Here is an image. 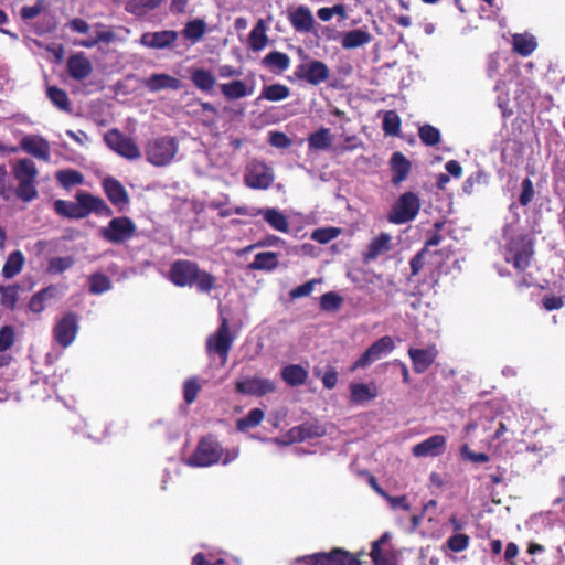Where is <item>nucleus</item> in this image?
I'll return each mask as SVG.
<instances>
[{
	"label": "nucleus",
	"mask_w": 565,
	"mask_h": 565,
	"mask_svg": "<svg viewBox=\"0 0 565 565\" xmlns=\"http://www.w3.org/2000/svg\"><path fill=\"white\" fill-rule=\"evenodd\" d=\"M263 63L268 67L282 72L289 67L290 58L286 53L274 51L264 57Z\"/></svg>",
	"instance_id": "37998d69"
},
{
	"label": "nucleus",
	"mask_w": 565,
	"mask_h": 565,
	"mask_svg": "<svg viewBox=\"0 0 565 565\" xmlns=\"http://www.w3.org/2000/svg\"><path fill=\"white\" fill-rule=\"evenodd\" d=\"M14 342V330L11 326H4L0 329V352L10 349Z\"/></svg>",
	"instance_id": "052dcab7"
},
{
	"label": "nucleus",
	"mask_w": 565,
	"mask_h": 565,
	"mask_svg": "<svg viewBox=\"0 0 565 565\" xmlns=\"http://www.w3.org/2000/svg\"><path fill=\"white\" fill-rule=\"evenodd\" d=\"M418 136L426 146H435L440 141V131L431 125L422 126Z\"/></svg>",
	"instance_id": "3c124183"
},
{
	"label": "nucleus",
	"mask_w": 565,
	"mask_h": 565,
	"mask_svg": "<svg viewBox=\"0 0 565 565\" xmlns=\"http://www.w3.org/2000/svg\"><path fill=\"white\" fill-rule=\"evenodd\" d=\"M392 183L399 184L408 177L411 162L402 152H394L390 160Z\"/></svg>",
	"instance_id": "a878e982"
},
{
	"label": "nucleus",
	"mask_w": 565,
	"mask_h": 565,
	"mask_svg": "<svg viewBox=\"0 0 565 565\" xmlns=\"http://www.w3.org/2000/svg\"><path fill=\"white\" fill-rule=\"evenodd\" d=\"M267 42L266 24L265 21L260 19L249 33V44L254 51H260L267 45Z\"/></svg>",
	"instance_id": "ea45409f"
},
{
	"label": "nucleus",
	"mask_w": 565,
	"mask_h": 565,
	"mask_svg": "<svg viewBox=\"0 0 565 565\" xmlns=\"http://www.w3.org/2000/svg\"><path fill=\"white\" fill-rule=\"evenodd\" d=\"M46 96L51 103L63 111H71L70 98L65 90L57 86H49L46 88Z\"/></svg>",
	"instance_id": "79ce46f5"
},
{
	"label": "nucleus",
	"mask_w": 565,
	"mask_h": 565,
	"mask_svg": "<svg viewBox=\"0 0 565 565\" xmlns=\"http://www.w3.org/2000/svg\"><path fill=\"white\" fill-rule=\"evenodd\" d=\"M505 244L502 254L507 263H512L513 267L520 271L529 267L533 249L532 244L525 235H509V227L503 230Z\"/></svg>",
	"instance_id": "20e7f679"
},
{
	"label": "nucleus",
	"mask_w": 565,
	"mask_h": 565,
	"mask_svg": "<svg viewBox=\"0 0 565 565\" xmlns=\"http://www.w3.org/2000/svg\"><path fill=\"white\" fill-rule=\"evenodd\" d=\"M385 500L387 501L390 507L394 510H396V509H402L404 511L411 510V504H409L406 495L393 497V495L387 494V497H385Z\"/></svg>",
	"instance_id": "0e129e2a"
},
{
	"label": "nucleus",
	"mask_w": 565,
	"mask_h": 565,
	"mask_svg": "<svg viewBox=\"0 0 565 565\" xmlns=\"http://www.w3.org/2000/svg\"><path fill=\"white\" fill-rule=\"evenodd\" d=\"M220 88L227 100L244 98L250 96L254 92V86H248L241 79L223 83Z\"/></svg>",
	"instance_id": "c756f323"
},
{
	"label": "nucleus",
	"mask_w": 565,
	"mask_h": 565,
	"mask_svg": "<svg viewBox=\"0 0 565 565\" xmlns=\"http://www.w3.org/2000/svg\"><path fill=\"white\" fill-rule=\"evenodd\" d=\"M244 181L250 189L266 190L274 182V171L265 162L253 160L246 167Z\"/></svg>",
	"instance_id": "9d476101"
},
{
	"label": "nucleus",
	"mask_w": 565,
	"mask_h": 565,
	"mask_svg": "<svg viewBox=\"0 0 565 565\" xmlns=\"http://www.w3.org/2000/svg\"><path fill=\"white\" fill-rule=\"evenodd\" d=\"M106 145L117 154L128 159L136 160L141 157V152L136 142L121 134L118 129H110L104 136Z\"/></svg>",
	"instance_id": "9b49d317"
},
{
	"label": "nucleus",
	"mask_w": 565,
	"mask_h": 565,
	"mask_svg": "<svg viewBox=\"0 0 565 565\" xmlns=\"http://www.w3.org/2000/svg\"><path fill=\"white\" fill-rule=\"evenodd\" d=\"M391 248L392 236L388 233H381L370 242L363 258L365 262L375 260L380 255L391 250Z\"/></svg>",
	"instance_id": "393cba45"
},
{
	"label": "nucleus",
	"mask_w": 565,
	"mask_h": 565,
	"mask_svg": "<svg viewBox=\"0 0 565 565\" xmlns=\"http://www.w3.org/2000/svg\"><path fill=\"white\" fill-rule=\"evenodd\" d=\"M278 266V255L274 252H263L255 255L254 260L248 265L252 270L271 271Z\"/></svg>",
	"instance_id": "473e14b6"
},
{
	"label": "nucleus",
	"mask_w": 565,
	"mask_h": 565,
	"mask_svg": "<svg viewBox=\"0 0 565 565\" xmlns=\"http://www.w3.org/2000/svg\"><path fill=\"white\" fill-rule=\"evenodd\" d=\"M95 28H96L95 36H90L88 39L76 41L75 45L85 47V49H93L96 45H98L99 43L109 44V43L116 42L118 40L116 33L110 28L106 26L105 24L96 23Z\"/></svg>",
	"instance_id": "5701e85b"
},
{
	"label": "nucleus",
	"mask_w": 565,
	"mask_h": 565,
	"mask_svg": "<svg viewBox=\"0 0 565 565\" xmlns=\"http://www.w3.org/2000/svg\"><path fill=\"white\" fill-rule=\"evenodd\" d=\"M395 348L391 337L384 335L372 343L366 351L354 362L351 370L363 369L379 361L383 356L391 353Z\"/></svg>",
	"instance_id": "f8f14e48"
},
{
	"label": "nucleus",
	"mask_w": 565,
	"mask_h": 565,
	"mask_svg": "<svg viewBox=\"0 0 565 565\" xmlns=\"http://www.w3.org/2000/svg\"><path fill=\"white\" fill-rule=\"evenodd\" d=\"M351 401L355 404H363L376 397L375 388L364 383L350 384Z\"/></svg>",
	"instance_id": "4c0bfd02"
},
{
	"label": "nucleus",
	"mask_w": 565,
	"mask_h": 565,
	"mask_svg": "<svg viewBox=\"0 0 565 565\" xmlns=\"http://www.w3.org/2000/svg\"><path fill=\"white\" fill-rule=\"evenodd\" d=\"M401 120L395 111H387L383 119V130L386 135H397L399 130Z\"/></svg>",
	"instance_id": "5fc2aeb1"
},
{
	"label": "nucleus",
	"mask_w": 565,
	"mask_h": 565,
	"mask_svg": "<svg viewBox=\"0 0 565 565\" xmlns=\"http://www.w3.org/2000/svg\"><path fill=\"white\" fill-rule=\"evenodd\" d=\"M233 343V338L231 337L228 323L226 319H223L217 332L211 337H209L206 342L207 351L215 352L222 359V363L225 364L228 352L231 350Z\"/></svg>",
	"instance_id": "4468645a"
},
{
	"label": "nucleus",
	"mask_w": 565,
	"mask_h": 565,
	"mask_svg": "<svg viewBox=\"0 0 565 565\" xmlns=\"http://www.w3.org/2000/svg\"><path fill=\"white\" fill-rule=\"evenodd\" d=\"M340 234H341L340 228L329 226V227L316 228L311 233L310 237H311V239H313L320 244H327V243L333 241L334 238H337Z\"/></svg>",
	"instance_id": "8fccbe9b"
},
{
	"label": "nucleus",
	"mask_w": 565,
	"mask_h": 565,
	"mask_svg": "<svg viewBox=\"0 0 565 565\" xmlns=\"http://www.w3.org/2000/svg\"><path fill=\"white\" fill-rule=\"evenodd\" d=\"M103 189L108 200L119 210L129 203V195L124 185L115 178L108 177L103 181Z\"/></svg>",
	"instance_id": "412c9836"
},
{
	"label": "nucleus",
	"mask_w": 565,
	"mask_h": 565,
	"mask_svg": "<svg viewBox=\"0 0 565 565\" xmlns=\"http://www.w3.org/2000/svg\"><path fill=\"white\" fill-rule=\"evenodd\" d=\"M166 0H127L125 10L134 15L142 17L147 12L157 9Z\"/></svg>",
	"instance_id": "72a5a7b5"
},
{
	"label": "nucleus",
	"mask_w": 565,
	"mask_h": 565,
	"mask_svg": "<svg viewBox=\"0 0 565 565\" xmlns=\"http://www.w3.org/2000/svg\"><path fill=\"white\" fill-rule=\"evenodd\" d=\"M265 414L260 408H253L248 412V414L245 417L239 418L236 422V427L239 431H244L248 428H254L262 423Z\"/></svg>",
	"instance_id": "49530a36"
},
{
	"label": "nucleus",
	"mask_w": 565,
	"mask_h": 565,
	"mask_svg": "<svg viewBox=\"0 0 565 565\" xmlns=\"http://www.w3.org/2000/svg\"><path fill=\"white\" fill-rule=\"evenodd\" d=\"M76 201L56 200L54 202V211L64 217L84 218L94 213L99 216H110L111 209L105 201L98 196H94L87 192H77Z\"/></svg>",
	"instance_id": "f03ea898"
},
{
	"label": "nucleus",
	"mask_w": 565,
	"mask_h": 565,
	"mask_svg": "<svg viewBox=\"0 0 565 565\" xmlns=\"http://www.w3.org/2000/svg\"><path fill=\"white\" fill-rule=\"evenodd\" d=\"M43 10V6L41 1H38L34 6H25L21 8V18L23 20H31L38 17Z\"/></svg>",
	"instance_id": "774afa93"
},
{
	"label": "nucleus",
	"mask_w": 565,
	"mask_h": 565,
	"mask_svg": "<svg viewBox=\"0 0 565 565\" xmlns=\"http://www.w3.org/2000/svg\"><path fill=\"white\" fill-rule=\"evenodd\" d=\"M316 282L317 281L315 279H312V280H309V281L294 288L290 291L291 298H301V297L309 296L313 291V287H315Z\"/></svg>",
	"instance_id": "69168bd1"
},
{
	"label": "nucleus",
	"mask_w": 565,
	"mask_h": 565,
	"mask_svg": "<svg viewBox=\"0 0 565 565\" xmlns=\"http://www.w3.org/2000/svg\"><path fill=\"white\" fill-rule=\"evenodd\" d=\"M268 142L273 147L278 148V149L289 148L292 143L290 138L286 134L280 132V131H271L269 134Z\"/></svg>",
	"instance_id": "680f3d73"
},
{
	"label": "nucleus",
	"mask_w": 565,
	"mask_h": 565,
	"mask_svg": "<svg viewBox=\"0 0 565 565\" xmlns=\"http://www.w3.org/2000/svg\"><path fill=\"white\" fill-rule=\"evenodd\" d=\"M74 264L72 257H54L49 263V273L60 274L68 269Z\"/></svg>",
	"instance_id": "13d9d810"
},
{
	"label": "nucleus",
	"mask_w": 565,
	"mask_h": 565,
	"mask_svg": "<svg viewBox=\"0 0 565 565\" xmlns=\"http://www.w3.org/2000/svg\"><path fill=\"white\" fill-rule=\"evenodd\" d=\"M409 358L413 361L415 372H425L434 362L436 358V350L430 349H413L408 350Z\"/></svg>",
	"instance_id": "c85d7f7f"
},
{
	"label": "nucleus",
	"mask_w": 565,
	"mask_h": 565,
	"mask_svg": "<svg viewBox=\"0 0 565 565\" xmlns=\"http://www.w3.org/2000/svg\"><path fill=\"white\" fill-rule=\"evenodd\" d=\"M143 86L151 93H157L163 89L178 90L182 87V83L166 73H154L143 81Z\"/></svg>",
	"instance_id": "4be33fe9"
},
{
	"label": "nucleus",
	"mask_w": 565,
	"mask_h": 565,
	"mask_svg": "<svg viewBox=\"0 0 565 565\" xmlns=\"http://www.w3.org/2000/svg\"><path fill=\"white\" fill-rule=\"evenodd\" d=\"M169 279L178 287H195L201 294H210L217 284V278L213 274L201 269L195 262L188 259L172 263Z\"/></svg>",
	"instance_id": "f257e3e1"
},
{
	"label": "nucleus",
	"mask_w": 565,
	"mask_h": 565,
	"mask_svg": "<svg viewBox=\"0 0 565 565\" xmlns=\"http://www.w3.org/2000/svg\"><path fill=\"white\" fill-rule=\"evenodd\" d=\"M111 288L109 278L104 274H93L89 277V291L99 295L108 291Z\"/></svg>",
	"instance_id": "09e8293b"
},
{
	"label": "nucleus",
	"mask_w": 565,
	"mask_h": 565,
	"mask_svg": "<svg viewBox=\"0 0 565 565\" xmlns=\"http://www.w3.org/2000/svg\"><path fill=\"white\" fill-rule=\"evenodd\" d=\"M239 449L233 448L223 452L220 444L212 437H206L200 440L193 455L186 460L191 467H209L220 460L223 465H227L238 457Z\"/></svg>",
	"instance_id": "7ed1b4c3"
},
{
	"label": "nucleus",
	"mask_w": 565,
	"mask_h": 565,
	"mask_svg": "<svg viewBox=\"0 0 565 565\" xmlns=\"http://www.w3.org/2000/svg\"><path fill=\"white\" fill-rule=\"evenodd\" d=\"M67 28H70L73 32L79 33V34H86L90 30L89 23H87L85 20L81 18H74L70 20L66 24Z\"/></svg>",
	"instance_id": "338daca9"
},
{
	"label": "nucleus",
	"mask_w": 565,
	"mask_h": 565,
	"mask_svg": "<svg viewBox=\"0 0 565 565\" xmlns=\"http://www.w3.org/2000/svg\"><path fill=\"white\" fill-rule=\"evenodd\" d=\"M78 331V318L75 313L68 312L62 317L54 327V338L63 348L70 347Z\"/></svg>",
	"instance_id": "2eb2a0df"
},
{
	"label": "nucleus",
	"mask_w": 565,
	"mask_h": 565,
	"mask_svg": "<svg viewBox=\"0 0 565 565\" xmlns=\"http://www.w3.org/2000/svg\"><path fill=\"white\" fill-rule=\"evenodd\" d=\"M206 28V22L203 19H194L185 23L182 34L194 44L203 39Z\"/></svg>",
	"instance_id": "c9c22d12"
},
{
	"label": "nucleus",
	"mask_w": 565,
	"mask_h": 565,
	"mask_svg": "<svg viewBox=\"0 0 565 565\" xmlns=\"http://www.w3.org/2000/svg\"><path fill=\"white\" fill-rule=\"evenodd\" d=\"M201 386L196 377L188 379L183 384V397L186 404H192L200 391Z\"/></svg>",
	"instance_id": "6e6d98bb"
},
{
	"label": "nucleus",
	"mask_w": 565,
	"mask_h": 565,
	"mask_svg": "<svg viewBox=\"0 0 565 565\" xmlns=\"http://www.w3.org/2000/svg\"><path fill=\"white\" fill-rule=\"evenodd\" d=\"M281 377L288 385L299 386L306 382L308 372L301 365L290 364L281 370Z\"/></svg>",
	"instance_id": "f704fd0d"
},
{
	"label": "nucleus",
	"mask_w": 565,
	"mask_h": 565,
	"mask_svg": "<svg viewBox=\"0 0 565 565\" xmlns=\"http://www.w3.org/2000/svg\"><path fill=\"white\" fill-rule=\"evenodd\" d=\"M1 299L0 303L9 309H14L18 301L17 286H0Z\"/></svg>",
	"instance_id": "864d4df0"
},
{
	"label": "nucleus",
	"mask_w": 565,
	"mask_h": 565,
	"mask_svg": "<svg viewBox=\"0 0 565 565\" xmlns=\"http://www.w3.org/2000/svg\"><path fill=\"white\" fill-rule=\"evenodd\" d=\"M321 435H323V430L319 426L309 424L297 426L289 430V436L292 441H302Z\"/></svg>",
	"instance_id": "a19ab883"
},
{
	"label": "nucleus",
	"mask_w": 565,
	"mask_h": 565,
	"mask_svg": "<svg viewBox=\"0 0 565 565\" xmlns=\"http://www.w3.org/2000/svg\"><path fill=\"white\" fill-rule=\"evenodd\" d=\"M25 258L21 250H14L12 252L2 268V275L7 278H13L19 273H21L23 265H24Z\"/></svg>",
	"instance_id": "e433bc0d"
},
{
	"label": "nucleus",
	"mask_w": 565,
	"mask_h": 565,
	"mask_svg": "<svg viewBox=\"0 0 565 565\" xmlns=\"http://www.w3.org/2000/svg\"><path fill=\"white\" fill-rule=\"evenodd\" d=\"M12 174L18 182V199L31 202L39 195L36 178L39 174L35 163L29 158H22L12 166Z\"/></svg>",
	"instance_id": "39448f33"
},
{
	"label": "nucleus",
	"mask_w": 565,
	"mask_h": 565,
	"mask_svg": "<svg viewBox=\"0 0 565 565\" xmlns=\"http://www.w3.org/2000/svg\"><path fill=\"white\" fill-rule=\"evenodd\" d=\"M0 196L4 201H11L14 196L18 198V188H14L12 181L9 179L3 164L0 166Z\"/></svg>",
	"instance_id": "a18cd8bd"
},
{
	"label": "nucleus",
	"mask_w": 565,
	"mask_h": 565,
	"mask_svg": "<svg viewBox=\"0 0 565 565\" xmlns=\"http://www.w3.org/2000/svg\"><path fill=\"white\" fill-rule=\"evenodd\" d=\"M461 456L471 461L477 463H484L489 460V457L483 452H473L469 449L468 445H463L461 447Z\"/></svg>",
	"instance_id": "e2e57ef3"
},
{
	"label": "nucleus",
	"mask_w": 565,
	"mask_h": 565,
	"mask_svg": "<svg viewBox=\"0 0 565 565\" xmlns=\"http://www.w3.org/2000/svg\"><path fill=\"white\" fill-rule=\"evenodd\" d=\"M189 73L191 82L199 90L207 94L213 92L216 84V78L212 72L205 68L196 67L190 68Z\"/></svg>",
	"instance_id": "cd10ccee"
},
{
	"label": "nucleus",
	"mask_w": 565,
	"mask_h": 565,
	"mask_svg": "<svg viewBox=\"0 0 565 565\" xmlns=\"http://www.w3.org/2000/svg\"><path fill=\"white\" fill-rule=\"evenodd\" d=\"M137 227L127 216L114 217L107 226L100 228V236L111 244H122L130 241Z\"/></svg>",
	"instance_id": "1a4fd4ad"
},
{
	"label": "nucleus",
	"mask_w": 565,
	"mask_h": 565,
	"mask_svg": "<svg viewBox=\"0 0 565 565\" xmlns=\"http://www.w3.org/2000/svg\"><path fill=\"white\" fill-rule=\"evenodd\" d=\"M289 21L297 32L308 33L312 30L315 24L313 15L310 9L306 6H299L297 9L289 13Z\"/></svg>",
	"instance_id": "b1692460"
},
{
	"label": "nucleus",
	"mask_w": 565,
	"mask_h": 565,
	"mask_svg": "<svg viewBox=\"0 0 565 565\" xmlns=\"http://www.w3.org/2000/svg\"><path fill=\"white\" fill-rule=\"evenodd\" d=\"M512 47L521 56H530L537 47L534 35L530 33H515L512 35Z\"/></svg>",
	"instance_id": "7c9ffc66"
},
{
	"label": "nucleus",
	"mask_w": 565,
	"mask_h": 565,
	"mask_svg": "<svg viewBox=\"0 0 565 565\" xmlns=\"http://www.w3.org/2000/svg\"><path fill=\"white\" fill-rule=\"evenodd\" d=\"M56 180L66 189L82 184L84 177L79 171L73 169L60 170L56 173Z\"/></svg>",
	"instance_id": "de8ad7c7"
},
{
	"label": "nucleus",
	"mask_w": 565,
	"mask_h": 565,
	"mask_svg": "<svg viewBox=\"0 0 565 565\" xmlns=\"http://www.w3.org/2000/svg\"><path fill=\"white\" fill-rule=\"evenodd\" d=\"M235 388L243 395L264 396L275 392L274 381L259 376H247L236 381Z\"/></svg>",
	"instance_id": "ddd939ff"
},
{
	"label": "nucleus",
	"mask_w": 565,
	"mask_h": 565,
	"mask_svg": "<svg viewBox=\"0 0 565 565\" xmlns=\"http://www.w3.org/2000/svg\"><path fill=\"white\" fill-rule=\"evenodd\" d=\"M290 95V89L282 84H271L268 86H264L260 95L257 100L266 99L269 102H280L288 98Z\"/></svg>",
	"instance_id": "58836bf2"
},
{
	"label": "nucleus",
	"mask_w": 565,
	"mask_h": 565,
	"mask_svg": "<svg viewBox=\"0 0 565 565\" xmlns=\"http://www.w3.org/2000/svg\"><path fill=\"white\" fill-rule=\"evenodd\" d=\"M20 149L44 162L51 160V146L50 142L40 135H25L20 140Z\"/></svg>",
	"instance_id": "dca6fc26"
},
{
	"label": "nucleus",
	"mask_w": 565,
	"mask_h": 565,
	"mask_svg": "<svg viewBox=\"0 0 565 565\" xmlns=\"http://www.w3.org/2000/svg\"><path fill=\"white\" fill-rule=\"evenodd\" d=\"M521 194L519 196V202L521 205L526 206L534 198V188L531 179L525 178L521 183Z\"/></svg>",
	"instance_id": "bf43d9fd"
},
{
	"label": "nucleus",
	"mask_w": 565,
	"mask_h": 565,
	"mask_svg": "<svg viewBox=\"0 0 565 565\" xmlns=\"http://www.w3.org/2000/svg\"><path fill=\"white\" fill-rule=\"evenodd\" d=\"M446 449V438L443 435H434L413 446L412 454L415 457H436Z\"/></svg>",
	"instance_id": "aec40b11"
},
{
	"label": "nucleus",
	"mask_w": 565,
	"mask_h": 565,
	"mask_svg": "<svg viewBox=\"0 0 565 565\" xmlns=\"http://www.w3.org/2000/svg\"><path fill=\"white\" fill-rule=\"evenodd\" d=\"M179 39V32L174 30H161L146 32L141 35L139 43L148 49L166 50L174 47Z\"/></svg>",
	"instance_id": "f3484780"
},
{
	"label": "nucleus",
	"mask_w": 565,
	"mask_h": 565,
	"mask_svg": "<svg viewBox=\"0 0 565 565\" xmlns=\"http://www.w3.org/2000/svg\"><path fill=\"white\" fill-rule=\"evenodd\" d=\"M308 143L311 149L324 150L331 145V135L328 128H320L311 134L308 138Z\"/></svg>",
	"instance_id": "c03bdc74"
},
{
	"label": "nucleus",
	"mask_w": 565,
	"mask_h": 565,
	"mask_svg": "<svg viewBox=\"0 0 565 565\" xmlns=\"http://www.w3.org/2000/svg\"><path fill=\"white\" fill-rule=\"evenodd\" d=\"M302 63L296 66L294 75L310 85L318 86L326 82L330 76L329 67L321 61L310 60L303 52L299 50Z\"/></svg>",
	"instance_id": "6e6552de"
},
{
	"label": "nucleus",
	"mask_w": 565,
	"mask_h": 565,
	"mask_svg": "<svg viewBox=\"0 0 565 565\" xmlns=\"http://www.w3.org/2000/svg\"><path fill=\"white\" fill-rule=\"evenodd\" d=\"M469 541H470V539L468 535L458 533V534H455V535H451L450 537H448L447 546L452 552L459 553V552L465 551L468 547Z\"/></svg>",
	"instance_id": "4d7b16f0"
},
{
	"label": "nucleus",
	"mask_w": 565,
	"mask_h": 565,
	"mask_svg": "<svg viewBox=\"0 0 565 565\" xmlns=\"http://www.w3.org/2000/svg\"><path fill=\"white\" fill-rule=\"evenodd\" d=\"M179 150V145L173 137L156 138L147 145V160L156 167H164L170 164Z\"/></svg>",
	"instance_id": "0eeeda50"
},
{
	"label": "nucleus",
	"mask_w": 565,
	"mask_h": 565,
	"mask_svg": "<svg viewBox=\"0 0 565 565\" xmlns=\"http://www.w3.org/2000/svg\"><path fill=\"white\" fill-rule=\"evenodd\" d=\"M343 299L334 291H329L320 297V306L324 311H337L340 309Z\"/></svg>",
	"instance_id": "603ef678"
},
{
	"label": "nucleus",
	"mask_w": 565,
	"mask_h": 565,
	"mask_svg": "<svg viewBox=\"0 0 565 565\" xmlns=\"http://www.w3.org/2000/svg\"><path fill=\"white\" fill-rule=\"evenodd\" d=\"M312 565H361L352 554L334 548L330 553H317L310 556Z\"/></svg>",
	"instance_id": "a211bd4d"
},
{
	"label": "nucleus",
	"mask_w": 565,
	"mask_h": 565,
	"mask_svg": "<svg viewBox=\"0 0 565 565\" xmlns=\"http://www.w3.org/2000/svg\"><path fill=\"white\" fill-rule=\"evenodd\" d=\"M422 203L414 192H405L398 196L387 214V221L395 225L406 224L416 218Z\"/></svg>",
	"instance_id": "423d86ee"
},
{
	"label": "nucleus",
	"mask_w": 565,
	"mask_h": 565,
	"mask_svg": "<svg viewBox=\"0 0 565 565\" xmlns=\"http://www.w3.org/2000/svg\"><path fill=\"white\" fill-rule=\"evenodd\" d=\"M255 214L262 215L271 228L287 233L289 231V222L286 215L275 207L255 210Z\"/></svg>",
	"instance_id": "bb28decb"
},
{
	"label": "nucleus",
	"mask_w": 565,
	"mask_h": 565,
	"mask_svg": "<svg viewBox=\"0 0 565 565\" xmlns=\"http://www.w3.org/2000/svg\"><path fill=\"white\" fill-rule=\"evenodd\" d=\"M70 76L76 81H84L93 73V64L84 52H78L67 58Z\"/></svg>",
	"instance_id": "6ab92c4d"
},
{
	"label": "nucleus",
	"mask_w": 565,
	"mask_h": 565,
	"mask_svg": "<svg viewBox=\"0 0 565 565\" xmlns=\"http://www.w3.org/2000/svg\"><path fill=\"white\" fill-rule=\"evenodd\" d=\"M372 35L362 29L348 31L342 35L341 45L347 50L356 49L370 43Z\"/></svg>",
	"instance_id": "2f4dec72"
}]
</instances>
